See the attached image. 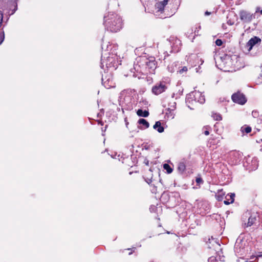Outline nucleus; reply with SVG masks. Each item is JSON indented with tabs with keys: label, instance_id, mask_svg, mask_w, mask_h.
Instances as JSON below:
<instances>
[{
	"label": "nucleus",
	"instance_id": "1",
	"mask_svg": "<svg viewBox=\"0 0 262 262\" xmlns=\"http://www.w3.org/2000/svg\"><path fill=\"white\" fill-rule=\"evenodd\" d=\"M111 47V45H107L106 50L103 52L101 56L100 67L104 71L105 70L104 67L107 70L110 69L116 70L118 65L121 64L120 63L121 60L118 58L117 53L115 52L116 49L111 52H108L110 49L112 50Z\"/></svg>",
	"mask_w": 262,
	"mask_h": 262
},
{
	"label": "nucleus",
	"instance_id": "2",
	"mask_svg": "<svg viewBox=\"0 0 262 262\" xmlns=\"http://www.w3.org/2000/svg\"><path fill=\"white\" fill-rule=\"evenodd\" d=\"M103 24L105 29L112 32H117L122 27V20L120 16L114 12H109L104 16Z\"/></svg>",
	"mask_w": 262,
	"mask_h": 262
},
{
	"label": "nucleus",
	"instance_id": "3",
	"mask_svg": "<svg viewBox=\"0 0 262 262\" xmlns=\"http://www.w3.org/2000/svg\"><path fill=\"white\" fill-rule=\"evenodd\" d=\"M139 65L136 64L134 66V69L137 72H143L141 70L139 69L141 66L145 67L144 72L146 74H154L155 70L157 68V62L155 58L154 57H150L149 58L145 57H141L139 59Z\"/></svg>",
	"mask_w": 262,
	"mask_h": 262
},
{
	"label": "nucleus",
	"instance_id": "4",
	"mask_svg": "<svg viewBox=\"0 0 262 262\" xmlns=\"http://www.w3.org/2000/svg\"><path fill=\"white\" fill-rule=\"evenodd\" d=\"M205 101V96L202 93L199 91H194L188 94L186 98V103L190 110H193L189 105L194 103L199 102L203 104Z\"/></svg>",
	"mask_w": 262,
	"mask_h": 262
},
{
	"label": "nucleus",
	"instance_id": "5",
	"mask_svg": "<svg viewBox=\"0 0 262 262\" xmlns=\"http://www.w3.org/2000/svg\"><path fill=\"white\" fill-rule=\"evenodd\" d=\"M248 251L247 241L241 236H239L235 243L234 251L238 256H243Z\"/></svg>",
	"mask_w": 262,
	"mask_h": 262
},
{
	"label": "nucleus",
	"instance_id": "6",
	"mask_svg": "<svg viewBox=\"0 0 262 262\" xmlns=\"http://www.w3.org/2000/svg\"><path fill=\"white\" fill-rule=\"evenodd\" d=\"M237 58V56L234 55L232 56H226L222 60V62L224 65V71H233V64L232 60H235Z\"/></svg>",
	"mask_w": 262,
	"mask_h": 262
},
{
	"label": "nucleus",
	"instance_id": "7",
	"mask_svg": "<svg viewBox=\"0 0 262 262\" xmlns=\"http://www.w3.org/2000/svg\"><path fill=\"white\" fill-rule=\"evenodd\" d=\"M102 84L106 89H110L115 86L113 76L111 73H106L102 76Z\"/></svg>",
	"mask_w": 262,
	"mask_h": 262
},
{
	"label": "nucleus",
	"instance_id": "8",
	"mask_svg": "<svg viewBox=\"0 0 262 262\" xmlns=\"http://www.w3.org/2000/svg\"><path fill=\"white\" fill-rule=\"evenodd\" d=\"M167 89V86H166L165 82L164 81H161L157 83L152 86L151 91L154 94L158 95L165 92Z\"/></svg>",
	"mask_w": 262,
	"mask_h": 262
},
{
	"label": "nucleus",
	"instance_id": "9",
	"mask_svg": "<svg viewBox=\"0 0 262 262\" xmlns=\"http://www.w3.org/2000/svg\"><path fill=\"white\" fill-rule=\"evenodd\" d=\"M239 15L241 20L244 23H249L255 18L254 14L245 10H241L239 13Z\"/></svg>",
	"mask_w": 262,
	"mask_h": 262
},
{
	"label": "nucleus",
	"instance_id": "10",
	"mask_svg": "<svg viewBox=\"0 0 262 262\" xmlns=\"http://www.w3.org/2000/svg\"><path fill=\"white\" fill-rule=\"evenodd\" d=\"M248 218V222L245 223V227L251 226L255 222L256 219V215L255 214H251L250 212H246L242 217L243 221Z\"/></svg>",
	"mask_w": 262,
	"mask_h": 262
},
{
	"label": "nucleus",
	"instance_id": "11",
	"mask_svg": "<svg viewBox=\"0 0 262 262\" xmlns=\"http://www.w3.org/2000/svg\"><path fill=\"white\" fill-rule=\"evenodd\" d=\"M231 98L234 102L241 105L244 104L247 102L245 96L239 92L233 94Z\"/></svg>",
	"mask_w": 262,
	"mask_h": 262
},
{
	"label": "nucleus",
	"instance_id": "12",
	"mask_svg": "<svg viewBox=\"0 0 262 262\" xmlns=\"http://www.w3.org/2000/svg\"><path fill=\"white\" fill-rule=\"evenodd\" d=\"M243 155L239 151H233L230 155L231 162L234 165L237 164L242 159Z\"/></svg>",
	"mask_w": 262,
	"mask_h": 262
},
{
	"label": "nucleus",
	"instance_id": "13",
	"mask_svg": "<svg viewBox=\"0 0 262 262\" xmlns=\"http://www.w3.org/2000/svg\"><path fill=\"white\" fill-rule=\"evenodd\" d=\"M260 42L261 39L258 37L255 36L251 38L246 44V47L248 48V51H250L254 45Z\"/></svg>",
	"mask_w": 262,
	"mask_h": 262
},
{
	"label": "nucleus",
	"instance_id": "14",
	"mask_svg": "<svg viewBox=\"0 0 262 262\" xmlns=\"http://www.w3.org/2000/svg\"><path fill=\"white\" fill-rule=\"evenodd\" d=\"M233 64V71L239 70L244 67V65L242 63V59L239 56H237V58L235 60H232Z\"/></svg>",
	"mask_w": 262,
	"mask_h": 262
},
{
	"label": "nucleus",
	"instance_id": "15",
	"mask_svg": "<svg viewBox=\"0 0 262 262\" xmlns=\"http://www.w3.org/2000/svg\"><path fill=\"white\" fill-rule=\"evenodd\" d=\"M171 52H178L180 50L181 41L179 39H176L173 40V42L171 45Z\"/></svg>",
	"mask_w": 262,
	"mask_h": 262
},
{
	"label": "nucleus",
	"instance_id": "16",
	"mask_svg": "<svg viewBox=\"0 0 262 262\" xmlns=\"http://www.w3.org/2000/svg\"><path fill=\"white\" fill-rule=\"evenodd\" d=\"M175 113L174 111H172L171 109L167 108L165 110V118L167 120H171L174 118Z\"/></svg>",
	"mask_w": 262,
	"mask_h": 262
},
{
	"label": "nucleus",
	"instance_id": "17",
	"mask_svg": "<svg viewBox=\"0 0 262 262\" xmlns=\"http://www.w3.org/2000/svg\"><path fill=\"white\" fill-rule=\"evenodd\" d=\"M138 123L140 125L138 127L141 129H146L149 127V123L144 119H140L138 120Z\"/></svg>",
	"mask_w": 262,
	"mask_h": 262
},
{
	"label": "nucleus",
	"instance_id": "18",
	"mask_svg": "<svg viewBox=\"0 0 262 262\" xmlns=\"http://www.w3.org/2000/svg\"><path fill=\"white\" fill-rule=\"evenodd\" d=\"M153 127L155 129H156L159 133H162L164 130V127L161 125V123L159 121L156 122Z\"/></svg>",
	"mask_w": 262,
	"mask_h": 262
},
{
	"label": "nucleus",
	"instance_id": "19",
	"mask_svg": "<svg viewBox=\"0 0 262 262\" xmlns=\"http://www.w3.org/2000/svg\"><path fill=\"white\" fill-rule=\"evenodd\" d=\"M225 194V193L223 192L222 189H219L215 193V198L217 201H221L223 200Z\"/></svg>",
	"mask_w": 262,
	"mask_h": 262
},
{
	"label": "nucleus",
	"instance_id": "20",
	"mask_svg": "<svg viewBox=\"0 0 262 262\" xmlns=\"http://www.w3.org/2000/svg\"><path fill=\"white\" fill-rule=\"evenodd\" d=\"M137 114L140 117H147L149 116V112L148 111H143L142 109H139L137 112Z\"/></svg>",
	"mask_w": 262,
	"mask_h": 262
},
{
	"label": "nucleus",
	"instance_id": "21",
	"mask_svg": "<svg viewBox=\"0 0 262 262\" xmlns=\"http://www.w3.org/2000/svg\"><path fill=\"white\" fill-rule=\"evenodd\" d=\"M178 169L181 173H183L186 169V165L183 161L180 162L178 164Z\"/></svg>",
	"mask_w": 262,
	"mask_h": 262
},
{
	"label": "nucleus",
	"instance_id": "22",
	"mask_svg": "<svg viewBox=\"0 0 262 262\" xmlns=\"http://www.w3.org/2000/svg\"><path fill=\"white\" fill-rule=\"evenodd\" d=\"M211 116L214 120L216 121H220L222 119V117L221 115L219 113L212 112Z\"/></svg>",
	"mask_w": 262,
	"mask_h": 262
},
{
	"label": "nucleus",
	"instance_id": "23",
	"mask_svg": "<svg viewBox=\"0 0 262 262\" xmlns=\"http://www.w3.org/2000/svg\"><path fill=\"white\" fill-rule=\"evenodd\" d=\"M235 194L234 193H231L228 194L225 196V199H228L231 203H232L234 201Z\"/></svg>",
	"mask_w": 262,
	"mask_h": 262
},
{
	"label": "nucleus",
	"instance_id": "24",
	"mask_svg": "<svg viewBox=\"0 0 262 262\" xmlns=\"http://www.w3.org/2000/svg\"><path fill=\"white\" fill-rule=\"evenodd\" d=\"M241 130L243 133H246L248 134L251 132V127L249 126H243L241 127Z\"/></svg>",
	"mask_w": 262,
	"mask_h": 262
},
{
	"label": "nucleus",
	"instance_id": "25",
	"mask_svg": "<svg viewBox=\"0 0 262 262\" xmlns=\"http://www.w3.org/2000/svg\"><path fill=\"white\" fill-rule=\"evenodd\" d=\"M169 109H171L172 111H175L176 108V102L175 101L170 102L168 104V107H167Z\"/></svg>",
	"mask_w": 262,
	"mask_h": 262
},
{
	"label": "nucleus",
	"instance_id": "26",
	"mask_svg": "<svg viewBox=\"0 0 262 262\" xmlns=\"http://www.w3.org/2000/svg\"><path fill=\"white\" fill-rule=\"evenodd\" d=\"M163 168L167 171L168 173H170L172 171V169L168 164H164L163 165Z\"/></svg>",
	"mask_w": 262,
	"mask_h": 262
},
{
	"label": "nucleus",
	"instance_id": "27",
	"mask_svg": "<svg viewBox=\"0 0 262 262\" xmlns=\"http://www.w3.org/2000/svg\"><path fill=\"white\" fill-rule=\"evenodd\" d=\"M173 64H174L175 67L176 68V64L174 63H172L171 65H168L167 67V69L170 73H173L176 70V69L174 68Z\"/></svg>",
	"mask_w": 262,
	"mask_h": 262
},
{
	"label": "nucleus",
	"instance_id": "28",
	"mask_svg": "<svg viewBox=\"0 0 262 262\" xmlns=\"http://www.w3.org/2000/svg\"><path fill=\"white\" fill-rule=\"evenodd\" d=\"M188 70V69L187 67H183L181 69H180L179 71H178V72H179L181 74H183L184 73H186Z\"/></svg>",
	"mask_w": 262,
	"mask_h": 262
},
{
	"label": "nucleus",
	"instance_id": "29",
	"mask_svg": "<svg viewBox=\"0 0 262 262\" xmlns=\"http://www.w3.org/2000/svg\"><path fill=\"white\" fill-rule=\"evenodd\" d=\"M210 127L209 126H206L203 127V129H205L204 132V134L206 135H209V131Z\"/></svg>",
	"mask_w": 262,
	"mask_h": 262
},
{
	"label": "nucleus",
	"instance_id": "30",
	"mask_svg": "<svg viewBox=\"0 0 262 262\" xmlns=\"http://www.w3.org/2000/svg\"><path fill=\"white\" fill-rule=\"evenodd\" d=\"M4 39H5V34H4V32L3 31L2 32H0V45L4 41Z\"/></svg>",
	"mask_w": 262,
	"mask_h": 262
},
{
	"label": "nucleus",
	"instance_id": "31",
	"mask_svg": "<svg viewBox=\"0 0 262 262\" xmlns=\"http://www.w3.org/2000/svg\"><path fill=\"white\" fill-rule=\"evenodd\" d=\"M195 182L199 185H200L201 184H203V181L201 177H197L196 178Z\"/></svg>",
	"mask_w": 262,
	"mask_h": 262
},
{
	"label": "nucleus",
	"instance_id": "32",
	"mask_svg": "<svg viewBox=\"0 0 262 262\" xmlns=\"http://www.w3.org/2000/svg\"><path fill=\"white\" fill-rule=\"evenodd\" d=\"M208 262H216L217 261L216 257L211 256L208 259Z\"/></svg>",
	"mask_w": 262,
	"mask_h": 262
},
{
	"label": "nucleus",
	"instance_id": "33",
	"mask_svg": "<svg viewBox=\"0 0 262 262\" xmlns=\"http://www.w3.org/2000/svg\"><path fill=\"white\" fill-rule=\"evenodd\" d=\"M215 44L217 46H221L223 44V41L220 39H217L215 41Z\"/></svg>",
	"mask_w": 262,
	"mask_h": 262
},
{
	"label": "nucleus",
	"instance_id": "34",
	"mask_svg": "<svg viewBox=\"0 0 262 262\" xmlns=\"http://www.w3.org/2000/svg\"><path fill=\"white\" fill-rule=\"evenodd\" d=\"M201 29V26H199L198 27H196L195 30L194 31V34L195 36H197L199 35L198 32L199 30Z\"/></svg>",
	"mask_w": 262,
	"mask_h": 262
},
{
	"label": "nucleus",
	"instance_id": "35",
	"mask_svg": "<svg viewBox=\"0 0 262 262\" xmlns=\"http://www.w3.org/2000/svg\"><path fill=\"white\" fill-rule=\"evenodd\" d=\"M142 104L147 105L148 104V102L146 100H143L142 101H140L139 103V106L141 107Z\"/></svg>",
	"mask_w": 262,
	"mask_h": 262
},
{
	"label": "nucleus",
	"instance_id": "36",
	"mask_svg": "<svg viewBox=\"0 0 262 262\" xmlns=\"http://www.w3.org/2000/svg\"><path fill=\"white\" fill-rule=\"evenodd\" d=\"M3 19V14L2 13V12L0 11V27H1L2 24Z\"/></svg>",
	"mask_w": 262,
	"mask_h": 262
},
{
	"label": "nucleus",
	"instance_id": "37",
	"mask_svg": "<svg viewBox=\"0 0 262 262\" xmlns=\"http://www.w3.org/2000/svg\"><path fill=\"white\" fill-rule=\"evenodd\" d=\"M252 115L253 117L256 118L258 116V112L257 111H253L252 112Z\"/></svg>",
	"mask_w": 262,
	"mask_h": 262
},
{
	"label": "nucleus",
	"instance_id": "38",
	"mask_svg": "<svg viewBox=\"0 0 262 262\" xmlns=\"http://www.w3.org/2000/svg\"><path fill=\"white\" fill-rule=\"evenodd\" d=\"M224 203L226 205H229L230 204H231V203L230 202V201L228 200V199H226L224 201Z\"/></svg>",
	"mask_w": 262,
	"mask_h": 262
},
{
	"label": "nucleus",
	"instance_id": "39",
	"mask_svg": "<svg viewBox=\"0 0 262 262\" xmlns=\"http://www.w3.org/2000/svg\"><path fill=\"white\" fill-rule=\"evenodd\" d=\"M258 79H259V82L261 83L262 82V74H260L259 76L258 77Z\"/></svg>",
	"mask_w": 262,
	"mask_h": 262
},
{
	"label": "nucleus",
	"instance_id": "40",
	"mask_svg": "<svg viewBox=\"0 0 262 262\" xmlns=\"http://www.w3.org/2000/svg\"><path fill=\"white\" fill-rule=\"evenodd\" d=\"M219 259L222 261H224L225 260L224 256H223L222 257H221V256H219Z\"/></svg>",
	"mask_w": 262,
	"mask_h": 262
},
{
	"label": "nucleus",
	"instance_id": "41",
	"mask_svg": "<svg viewBox=\"0 0 262 262\" xmlns=\"http://www.w3.org/2000/svg\"><path fill=\"white\" fill-rule=\"evenodd\" d=\"M197 59L200 61V62H201L200 64L201 65H202L204 63V60L202 58H200L199 59L198 58H197Z\"/></svg>",
	"mask_w": 262,
	"mask_h": 262
},
{
	"label": "nucleus",
	"instance_id": "42",
	"mask_svg": "<svg viewBox=\"0 0 262 262\" xmlns=\"http://www.w3.org/2000/svg\"><path fill=\"white\" fill-rule=\"evenodd\" d=\"M262 257V252H259L257 255V257Z\"/></svg>",
	"mask_w": 262,
	"mask_h": 262
},
{
	"label": "nucleus",
	"instance_id": "43",
	"mask_svg": "<svg viewBox=\"0 0 262 262\" xmlns=\"http://www.w3.org/2000/svg\"><path fill=\"white\" fill-rule=\"evenodd\" d=\"M256 142L258 143H260L262 142V139H259L256 140Z\"/></svg>",
	"mask_w": 262,
	"mask_h": 262
},
{
	"label": "nucleus",
	"instance_id": "44",
	"mask_svg": "<svg viewBox=\"0 0 262 262\" xmlns=\"http://www.w3.org/2000/svg\"><path fill=\"white\" fill-rule=\"evenodd\" d=\"M210 14V12H208V11H206V12H205V14L206 15H209Z\"/></svg>",
	"mask_w": 262,
	"mask_h": 262
},
{
	"label": "nucleus",
	"instance_id": "45",
	"mask_svg": "<svg viewBox=\"0 0 262 262\" xmlns=\"http://www.w3.org/2000/svg\"><path fill=\"white\" fill-rule=\"evenodd\" d=\"M164 54H165V56H164L165 57L166 56H168V54L167 52H165L164 53Z\"/></svg>",
	"mask_w": 262,
	"mask_h": 262
},
{
	"label": "nucleus",
	"instance_id": "46",
	"mask_svg": "<svg viewBox=\"0 0 262 262\" xmlns=\"http://www.w3.org/2000/svg\"><path fill=\"white\" fill-rule=\"evenodd\" d=\"M258 9H259V8H257V9H256V12H258Z\"/></svg>",
	"mask_w": 262,
	"mask_h": 262
},
{
	"label": "nucleus",
	"instance_id": "47",
	"mask_svg": "<svg viewBox=\"0 0 262 262\" xmlns=\"http://www.w3.org/2000/svg\"><path fill=\"white\" fill-rule=\"evenodd\" d=\"M103 48H104V45H102V49H103Z\"/></svg>",
	"mask_w": 262,
	"mask_h": 262
},
{
	"label": "nucleus",
	"instance_id": "48",
	"mask_svg": "<svg viewBox=\"0 0 262 262\" xmlns=\"http://www.w3.org/2000/svg\"><path fill=\"white\" fill-rule=\"evenodd\" d=\"M260 13L261 14H262V10H260Z\"/></svg>",
	"mask_w": 262,
	"mask_h": 262
},
{
	"label": "nucleus",
	"instance_id": "49",
	"mask_svg": "<svg viewBox=\"0 0 262 262\" xmlns=\"http://www.w3.org/2000/svg\"><path fill=\"white\" fill-rule=\"evenodd\" d=\"M151 210H153V208H152V207H150V209H151Z\"/></svg>",
	"mask_w": 262,
	"mask_h": 262
},
{
	"label": "nucleus",
	"instance_id": "50",
	"mask_svg": "<svg viewBox=\"0 0 262 262\" xmlns=\"http://www.w3.org/2000/svg\"><path fill=\"white\" fill-rule=\"evenodd\" d=\"M151 210H153V208H152V207H150V209H151Z\"/></svg>",
	"mask_w": 262,
	"mask_h": 262
},
{
	"label": "nucleus",
	"instance_id": "51",
	"mask_svg": "<svg viewBox=\"0 0 262 262\" xmlns=\"http://www.w3.org/2000/svg\"><path fill=\"white\" fill-rule=\"evenodd\" d=\"M148 162H146V164H148Z\"/></svg>",
	"mask_w": 262,
	"mask_h": 262
},
{
	"label": "nucleus",
	"instance_id": "52",
	"mask_svg": "<svg viewBox=\"0 0 262 262\" xmlns=\"http://www.w3.org/2000/svg\"><path fill=\"white\" fill-rule=\"evenodd\" d=\"M148 162H146V164H148Z\"/></svg>",
	"mask_w": 262,
	"mask_h": 262
},
{
	"label": "nucleus",
	"instance_id": "53",
	"mask_svg": "<svg viewBox=\"0 0 262 262\" xmlns=\"http://www.w3.org/2000/svg\"><path fill=\"white\" fill-rule=\"evenodd\" d=\"M261 71H262V69H261Z\"/></svg>",
	"mask_w": 262,
	"mask_h": 262
}]
</instances>
